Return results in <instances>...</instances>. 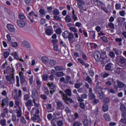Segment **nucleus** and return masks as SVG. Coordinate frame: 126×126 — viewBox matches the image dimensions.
Listing matches in <instances>:
<instances>
[{"label":"nucleus","instance_id":"33","mask_svg":"<svg viewBox=\"0 0 126 126\" xmlns=\"http://www.w3.org/2000/svg\"><path fill=\"white\" fill-rule=\"evenodd\" d=\"M30 99V94H25L24 95V101H28Z\"/></svg>","mask_w":126,"mask_h":126},{"label":"nucleus","instance_id":"50","mask_svg":"<svg viewBox=\"0 0 126 126\" xmlns=\"http://www.w3.org/2000/svg\"><path fill=\"white\" fill-rule=\"evenodd\" d=\"M77 98L79 102H83V101H84L82 97H80L79 96V94H78V95H77Z\"/></svg>","mask_w":126,"mask_h":126},{"label":"nucleus","instance_id":"42","mask_svg":"<svg viewBox=\"0 0 126 126\" xmlns=\"http://www.w3.org/2000/svg\"><path fill=\"white\" fill-rule=\"evenodd\" d=\"M16 86L17 87H20V84H19V77L18 76H16Z\"/></svg>","mask_w":126,"mask_h":126},{"label":"nucleus","instance_id":"7","mask_svg":"<svg viewBox=\"0 0 126 126\" xmlns=\"http://www.w3.org/2000/svg\"><path fill=\"white\" fill-rule=\"evenodd\" d=\"M89 93H88V96H89V100H94L95 98H96V96L95 94L93 93L92 89H90L89 90Z\"/></svg>","mask_w":126,"mask_h":126},{"label":"nucleus","instance_id":"44","mask_svg":"<svg viewBox=\"0 0 126 126\" xmlns=\"http://www.w3.org/2000/svg\"><path fill=\"white\" fill-rule=\"evenodd\" d=\"M42 78L43 81H47L49 77L48 76V75H43L42 76Z\"/></svg>","mask_w":126,"mask_h":126},{"label":"nucleus","instance_id":"59","mask_svg":"<svg viewBox=\"0 0 126 126\" xmlns=\"http://www.w3.org/2000/svg\"><path fill=\"white\" fill-rule=\"evenodd\" d=\"M122 69V68H120V67H118L116 68V69L115 70V72L116 73L120 74L121 73V70Z\"/></svg>","mask_w":126,"mask_h":126},{"label":"nucleus","instance_id":"14","mask_svg":"<svg viewBox=\"0 0 126 126\" xmlns=\"http://www.w3.org/2000/svg\"><path fill=\"white\" fill-rule=\"evenodd\" d=\"M7 28L9 32H14L15 30L14 29V27L11 25V24H9L7 25Z\"/></svg>","mask_w":126,"mask_h":126},{"label":"nucleus","instance_id":"26","mask_svg":"<svg viewBox=\"0 0 126 126\" xmlns=\"http://www.w3.org/2000/svg\"><path fill=\"white\" fill-rule=\"evenodd\" d=\"M71 20H72L71 17H70V16H69V15H67L65 17V21L67 23H69V22H71Z\"/></svg>","mask_w":126,"mask_h":126},{"label":"nucleus","instance_id":"19","mask_svg":"<svg viewBox=\"0 0 126 126\" xmlns=\"http://www.w3.org/2000/svg\"><path fill=\"white\" fill-rule=\"evenodd\" d=\"M103 118L106 122H111V117L108 114H104Z\"/></svg>","mask_w":126,"mask_h":126},{"label":"nucleus","instance_id":"57","mask_svg":"<svg viewBox=\"0 0 126 126\" xmlns=\"http://www.w3.org/2000/svg\"><path fill=\"white\" fill-rule=\"evenodd\" d=\"M25 3L27 4H30V3H32L34 0H24Z\"/></svg>","mask_w":126,"mask_h":126},{"label":"nucleus","instance_id":"34","mask_svg":"<svg viewBox=\"0 0 126 126\" xmlns=\"http://www.w3.org/2000/svg\"><path fill=\"white\" fill-rule=\"evenodd\" d=\"M56 63H57V61L55 60H51L49 61V64L51 65V66H54V65H56Z\"/></svg>","mask_w":126,"mask_h":126},{"label":"nucleus","instance_id":"24","mask_svg":"<svg viewBox=\"0 0 126 126\" xmlns=\"http://www.w3.org/2000/svg\"><path fill=\"white\" fill-rule=\"evenodd\" d=\"M120 110L122 112H126V105H125V104H124L123 103H120Z\"/></svg>","mask_w":126,"mask_h":126},{"label":"nucleus","instance_id":"15","mask_svg":"<svg viewBox=\"0 0 126 126\" xmlns=\"http://www.w3.org/2000/svg\"><path fill=\"white\" fill-rule=\"evenodd\" d=\"M68 39L69 43H73V41H74V35L70 32L68 36Z\"/></svg>","mask_w":126,"mask_h":126},{"label":"nucleus","instance_id":"55","mask_svg":"<svg viewBox=\"0 0 126 126\" xmlns=\"http://www.w3.org/2000/svg\"><path fill=\"white\" fill-rule=\"evenodd\" d=\"M83 124H84V126H88V124H89V120L88 119L85 120L83 122Z\"/></svg>","mask_w":126,"mask_h":126},{"label":"nucleus","instance_id":"40","mask_svg":"<svg viewBox=\"0 0 126 126\" xmlns=\"http://www.w3.org/2000/svg\"><path fill=\"white\" fill-rule=\"evenodd\" d=\"M36 101H38V99H32V102L35 107H36V108H39V107H40V104L37 103L36 102Z\"/></svg>","mask_w":126,"mask_h":126},{"label":"nucleus","instance_id":"32","mask_svg":"<svg viewBox=\"0 0 126 126\" xmlns=\"http://www.w3.org/2000/svg\"><path fill=\"white\" fill-rule=\"evenodd\" d=\"M109 110V106L107 104H104L102 106L103 112H107Z\"/></svg>","mask_w":126,"mask_h":126},{"label":"nucleus","instance_id":"45","mask_svg":"<svg viewBox=\"0 0 126 126\" xmlns=\"http://www.w3.org/2000/svg\"><path fill=\"white\" fill-rule=\"evenodd\" d=\"M81 86H82V83H77L74 85V87L76 89H78Z\"/></svg>","mask_w":126,"mask_h":126},{"label":"nucleus","instance_id":"56","mask_svg":"<svg viewBox=\"0 0 126 126\" xmlns=\"http://www.w3.org/2000/svg\"><path fill=\"white\" fill-rule=\"evenodd\" d=\"M40 98L41 99H43V100H47L48 99V97H47V95L46 94H40Z\"/></svg>","mask_w":126,"mask_h":126},{"label":"nucleus","instance_id":"20","mask_svg":"<svg viewBox=\"0 0 126 126\" xmlns=\"http://www.w3.org/2000/svg\"><path fill=\"white\" fill-rule=\"evenodd\" d=\"M67 101L69 102V103H74V101L73 100L71 99L70 97H68L67 96H66V98H64V103L66 104H68V102H67Z\"/></svg>","mask_w":126,"mask_h":126},{"label":"nucleus","instance_id":"30","mask_svg":"<svg viewBox=\"0 0 126 126\" xmlns=\"http://www.w3.org/2000/svg\"><path fill=\"white\" fill-rule=\"evenodd\" d=\"M102 88L101 87L97 86L95 89V93H98V94H101L102 92Z\"/></svg>","mask_w":126,"mask_h":126},{"label":"nucleus","instance_id":"38","mask_svg":"<svg viewBox=\"0 0 126 126\" xmlns=\"http://www.w3.org/2000/svg\"><path fill=\"white\" fill-rule=\"evenodd\" d=\"M71 17L74 20V21H76V20H77V17L75 15V13H74V10L72 11Z\"/></svg>","mask_w":126,"mask_h":126},{"label":"nucleus","instance_id":"58","mask_svg":"<svg viewBox=\"0 0 126 126\" xmlns=\"http://www.w3.org/2000/svg\"><path fill=\"white\" fill-rule=\"evenodd\" d=\"M33 76H31L29 79V82H30V84L31 85H32V84H33Z\"/></svg>","mask_w":126,"mask_h":126},{"label":"nucleus","instance_id":"43","mask_svg":"<svg viewBox=\"0 0 126 126\" xmlns=\"http://www.w3.org/2000/svg\"><path fill=\"white\" fill-rule=\"evenodd\" d=\"M17 112H16L17 114V118H21L22 117V114L21 113V111L17 110Z\"/></svg>","mask_w":126,"mask_h":126},{"label":"nucleus","instance_id":"49","mask_svg":"<svg viewBox=\"0 0 126 126\" xmlns=\"http://www.w3.org/2000/svg\"><path fill=\"white\" fill-rule=\"evenodd\" d=\"M86 81H87L88 83H91V82H92V79H91L89 76H88L86 78Z\"/></svg>","mask_w":126,"mask_h":126},{"label":"nucleus","instance_id":"51","mask_svg":"<svg viewBox=\"0 0 126 126\" xmlns=\"http://www.w3.org/2000/svg\"><path fill=\"white\" fill-rule=\"evenodd\" d=\"M20 118L22 124H24V125H25V124H26V120H25L24 117L22 116Z\"/></svg>","mask_w":126,"mask_h":126},{"label":"nucleus","instance_id":"63","mask_svg":"<svg viewBox=\"0 0 126 126\" xmlns=\"http://www.w3.org/2000/svg\"><path fill=\"white\" fill-rule=\"evenodd\" d=\"M90 35L93 37V39H95V32H90Z\"/></svg>","mask_w":126,"mask_h":126},{"label":"nucleus","instance_id":"12","mask_svg":"<svg viewBox=\"0 0 126 126\" xmlns=\"http://www.w3.org/2000/svg\"><path fill=\"white\" fill-rule=\"evenodd\" d=\"M22 45L24 47H26L28 49L31 48V45H30V43L28 42V41L26 40H24L22 42Z\"/></svg>","mask_w":126,"mask_h":126},{"label":"nucleus","instance_id":"46","mask_svg":"<svg viewBox=\"0 0 126 126\" xmlns=\"http://www.w3.org/2000/svg\"><path fill=\"white\" fill-rule=\"evenodd\" d=\"M48 112H51L52 111V104H48L46 106Z\"/></svg>","mask_w":126,"mask_h":126},{"label":"nucleus","instance_id":"52","mask_svg":"<svg viewBox=\"0 0 126 126\" xmlns=\"http://www.w3.org/2000/svg\"><path fill=\"white\" fill-rule=\"evenodd\" d=\"M53 14H54V15H59V14H60V11L57 9H55L53 11Z\"/></svg>","mask_w":126,"mask_h":126},{"label":"nucleus","instance_id":"21","mask_svg":"<svg viewBox=\"0 0 126 126\" xmlns=\"http://www.w3.org/2000/svg\"><path fill=\"white\" fill-rule=\"evenodd\" d=\"M55 70L57 71H62V70H63L64 68L61 65H57L54 67Z\"/></svg>","mask_w":126,"mask_h":126},{"label":"nucleus","instance_id":"22","mask_svg":"<svg viewBox=\"0 0 126 126\" xmlns=\"http://www.w3.org/2000/svg\"><path fill=\"white\" fill-rule=\"evenodd\" d=\"M70 33V32L66 31L63 33L62 36L63 37L64 39H67Z\"/></svg>","mask_w":126,"mask_h":126},{"label":"nucleus","instance_id":"13","mask_svg":"<svg viewBox=\"0 0 126 126\" xmlns=\"http://www.w3.org/2000/svg\"><path fill=\"white\" fill-rule=\"evenodd\" d=\"M47 85V86H48L50 90H56V85H55V84H54L53 83L48 82Z\"/></svg>","mask_w":126,"mask_h":126},{"label":"nucleus","instance_id":"27","mask_svg":"<svg viewBox=\"0 0 126 126\" xmlns=\"http://www.w3.org/2000/svg\"><path fill=\"white\" fill-rule=\"evenodd\" d=\"M41 60L43 63H49V59L46 57H42Z\"/></svg>","mask_w":126,"mask_h":126},{"label":"nucleus","instance_id":"54","mask_svg":"<svg viewBox=\"0 0 126 126\" xmlns=\"http://www.w3.org/2000/svg\"><path fill=\"white\" fill-rule=\"evenodd\" d=\"M59 93L61 94V95L63 97V99H66V94H64L63 91H60Z\"/></svg>","mask_w":126,"mask_h":126},{"label":"nucleus","instance_id":"9","mask_svg":"<svg viewBox=\"0 0 126 126\" xmlns=\"http://www.w3.org/2000/svg\"><path fill=\"white\" fill-rule=\"evenodd\" d=\"M26 107L28 108L29 111H30L31 110V107H33V102H32V100L30 99L28 100L26 103H25Z\"/></svg>","mask_w":126,"mask_h":126},{"label":"nucleus","instance_id":"6","mask_svg":"<svg viewBox=\"0 0 126 126\" xmlns=\"http://www.w3.org/2000/svg\"><path fill=\"white\" fill-rule=\"evenodd\" d=\"M32 93V98L33 100H38V91L37 89H33Z\"/></svg>","mask_w":126,"mask_h":126},{"label":"nucleus","instance_id":"64","mask_svg":"<svg viewBox=\"0 0 126 126\" xmlns=\"http://www.w3.org/2000/svg\"><path fill=\"white\" fill-rule=\"evenodd\" d=\"M89 73L90 76H92V77H93V76H94V72L93 70H90L89 71Z\"/></svg>","mask_w":126,"mask_h":126},{"label":"nucleus","instance_id":"35","mask_svg":"<svg viewBox=\"0 0 126 126\" xmlns=\"http://www.w3.org/2000/svg\"><path fill=\"white\" fill-rule=\"evenodd\" d=\"M0 124L2 126H6V120L5 119H2L0 120Z\"/></svg>","mask_w":126,"mask_h":126},{"label":"nucleus","instance_id":"1","mask_svg":"<svg viewBox=\"0 0 126 126\" xmlns=\"http://www.w3.org/2000/svg\"><path fill=\"white\" fill-rule=\"evenodd\" d=\"M94 58L97 63H101V64L105 63V60H106V54H101V52L95 51L94 53Z\"/></svg>","mask_w":126,"mask_h":126},{"label":"nucleus","instance_id":"28","mask_svg":"<svg viewBox=\"0 0 126 126\" xmlns=\"http://www.w3.org/2000/svg\"><path fill=\"white\" fill-rule=\"evenodd\" d=\"M65 93L66 96H69V97L71 96V90L69 89H67L65 90Z\"/></svg>","mask_w":126,"mask_h":126},{"label":"nucleus","instance_id":"3","mask_svg":"<svg viewBox=\"0 0 126 126\" xmlns=\"http://www.w3.org/2000/svg\"><path fill=\"white\" fill-rule=\"evenodd\" d=\"M56 109L57 110H64V105L63 104V102L62 101V100H57L56 101Z\"/></svg>","mask_w":126,"mask_h":126},{"label":"nucleus","instance_id":"5","mask_svg":"<svg viewBox=\"0 0 126 126\" xmlns=\"http://www.w3.org/2000/svg\"><path fill=\"white\" fill-rule=\"evenodd\" d=\"M19 77L20 80V83L22 85H24V84H25V83L27 84V81H26V79H25V78H24L23 73L20 72L19 73Z\"/></svg>","mask_w":126,"mask_h":126},{"label":"nucleus","instance_id":"25","mask_svg":"<svg viewBox=\"0 0 126 126\" xmlns=\"http://www.w3.org/2000/svg\"><path fill=\"white\" fill-rule=\"evenodd\" d=\"M45 33L46 35H48V36H51L54 32L52 31V29H47L45 31Z\"/></svg>","mask_w":126,"mask_h":126},{"label":"nucleus","instance_id":"37","mask_svg":"<svg viewBox=\"0 0 126 126\" xmlns=\"http://www.w3.org/2000/svg\"><path fill=\"white\" fill-rule=\"evenodd\" d=\"M113 51L115 52L116 55H121L122 54V51L121 50L117 49V48H113Z\"/></svg>","mask_w":126,"mask_h":126},{"label":"nucleus","instance_id":"53","mask_svg":"<svg viewBox=\"0 0 126 126\" xmlns=\"http://www.w3.org/2000/svg\"><path fill=\"white\" fill-rule=\"evenodd\" d=\"M108 26L110 28L112 29H115V25L113 23H109Z\"/></svg>","mask_w":126,"mask_h":126},{"label":"nucleus","instance_id":"2","mask_svg":"<svg viewBox=\"0 0 126 126\" xmlns=\"http://www.w3.org/2000/svg\"><path fill=\"white\" fill-rule=\"evenodd\" d=\"M53 124H56L57 123V125L58 126H62L63 125V119L61 117L53 119L52 121Z\"/></svg>","mask_w":126,"mask_h":126},{"label":"nucleus","instance_id":"17","mask_svg":"<svg viewBox=\"0 0 126 126\" xmlns=\"http://www.w3.org/2000/svg\"><path fill=\"white\" fill-rule=\"evenodd\" d=\"M8 105V97H6L2 100V106H7Z\"/></svg>","mask_w":126,"mask_h":126},{"label":"nucleus","instance_id":"62","mask_svg":"<svg viewBox=\"0 0 126 126\" xmlns=\"http://www.w3.org/2000/svg\"><path fill=\"white\" fill-rule=\"evenodd\" d=\"M69 29L71 31H72V32H74V33H75L76 32H77V30H76V29L75 28L71 27H70Z\"/></svg>","mask_w":126,"mask_h":126},{"label":"nucleus","instance_id":"36","mask_svg":"<svg viewBox=\"0 0 126 126\" xmlns=\"http://www.w3.org/2000/svg\"><path fill=\"white\" fill-rule=\"evenodd\" d=\"M18 91L16 89H15L13 91V94L12 95H14V98H18V96L17 94Z\"/></svg>","mask_w":126,"mask_h":126},{"label":"nucleus","instance_id":"23","mask_svg":"<svg viewBox=\"0 0 126 126\" xmlns=\"http://www.w3.org/2000/svg\"><path fill=\"white\" fill-rule=\"evenodd\" d=\"M117 83H118V88H123V87H126V84L120 81H117Z\"/></svg>","mask_w":126,"mask_h":126},{"label":"nucleus","instance_id":"8","mask_svg":"<svg viewBox=\"0 0 126 126\" xmlns=\"http://www.w3.org/2000/svg\"><path fill=\"white\" fill-rule=\"evenodd\" d=\"M84 4H85V2L82 0L77 2L78 7L80 9V12H82V11L84 10L83 5H84Z\"/></svg>","mask_w":126,"mask_h":126},{"label":"nucleus","instance_id":"41","mask_svg":"<svg viewBox=\"0 0 126 126\" xmlns=\"http://www.w3.org/2000/svg\"><path fill=\"white\" fill-rule=\"evenodd\" d=\"M12 56H13L14 58L17 61L19 60V58L18 57V54L17 52H15L12 54Z\"/></svg>","mask_w":126,"mask_h":126},{"label":"nucleus","instance_id":"47","mask_svg":"<svg viewBox=\"0 0 126 126\" xmlns=\"http://www.w3.org/2000/svg\"><path fill=\"white\" fill-rule=\"evenodd\" d=\"M69 80H70V77L69 76H67L65 77L64 83L65 84H67V83H68L69 82Z\"/></svg>","mask_w":126,"mask_h":126},{"label":"nucleus","instance_id":"11","mask_svg":"<svg viewBox=\"0 0 126 126\" xmlns=\"http://www.w3.org/2000/svg\"><path fill=\"white\" fill-rule=\"evenodd\" d=\"M105 70L112 71L114 69V64L111 63H108L105 67Z\"/></svg>","mask_w":126,"mask_h":126},{"label":"nucleus","instance_id":"4","mask_svg":"<svg viewBox=\"0 0 126 126\" xmlns=\"http://www.w3.org/2000/svg\"><path fill=\"white\" fill-rule=\"evenodd\" d=\"M6 80L10 82L11 84H13L15 82V78L13 75H7L6 76Z\"/></svg>","mask_w":126,"mask_h":126},{"label":"nucleus","instance_id":"16","mask_svg":"<svg viewBox=\"0 0 126 126\" xmlns=\"http://www.w3.org/2000/svg\"><path fill=\"white\" fill-rule=\"evenodd\" d=\"M36 88L37 90H39L40 88H41V86H42V82L40 81V79H36Z\"/></svg>","mask_w":126,"mask_h":126},{"label":"nucleus","instance_id":"48","mask_svg":"<svg viewBox=\"0 0 126 126\" xmlns=\"http://www.w3.org/2000/svg\"><path fill=\"white\" fill-rule=\"evenodd\" d=\"M103 102L104 104H108L110 102V99L108 97H105L103 99Z\"/></svg>","mask_w":126,"mask_h":126},{"label":"nucleus","instance_id":"10","mask_svg":"<svg viewBox=\"0 0 126 126\" xmlns=\"http://www.w3.org/2000/svg\"><path fill=\"white\" fill-rule=\"evenodd\" d=\"M17 23L18 26H19V27H21V28H22L23 27H25V26L27 25V23H26L25 21L23 20L18 21Z\"/></svg>","mask_w":126,"mask_h":126},{"label":"nucleus","instance_id":"29","mask_svg":"<svg viewBox=\"0 0 126 126\" xmlns=\"http://www.w3.org/2000/svg\"><path fill=\"white\" fill-rule=\"evenodd\" d=\"M119 63L122 64H126V59L125 57H122L120 59Z\"/></svg>","mask_w":126,"mask_h":126},{"label":"nucleus","instance_id":"61","mask_svg":"<svg viewBox=\"0 0 126 126\" xmlns=\"http://www.w3.org/2000/svg\"><path fill=\"white\" fill-rule=\"evenodd\" d=\"M92 101H93L94 104H98V103H99V99H96V97H94V99Z\"/></svg>","mask_w":126,"mask_h":126},{"label":"nucleus","instance_id":"31","mask_svg":"<svg viewBox=\"0 0 126 126\" xmlns=\"http://www.w3.org/2000/svg\"><path fill=\"white\" fill-rule=\"evenodd\" d=\"M63 75H64V73L63 71H59L56 73V76H57V77H62L63 76Z\"/></svg>","mask_w":126,"mask_h":126},{"label":"nucleus","instance_id":"60","mask_svg":"<svg viewBox=\"0 0 126 126\" xmlns=\"http://www.w3.org/2000/svg\"><path fill=\"white\" fill-rule=\"evenodd\" d=\"M82 124L80 122H75L73 124V126H80Z\"/></svg>","mask_w":126,"mask_h":126},{"label":"nucleus","instance_id":"18","mask_svg":"<svg viewBox=\"0 0 126 126\" xmlns=\"http://www.w3.org/2000/svg\"><path fill=\"white\" fill-rule=\"evenodd\" d=\"M32 120L33 122H35V123H38L40 121V118L37 115H34L32 117Z\"/></svg>","mask_w":126,"mask_h":126},{"label":"nucleus","instance_id":"39","mask_svg":"<svg viewBox=\"0 0 126 126\" xmlns=\"http://www.w3.org/2000/svg\"><path fill=\"white\" fill-rule=\"evenodd\" d=\"M43 91L45 94L46 95H49L50 94V92H49V89H48V87H44L43 88Z\"/></svg>","mask_w":126,"mask_h":126}]
</instances>
